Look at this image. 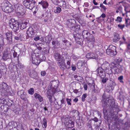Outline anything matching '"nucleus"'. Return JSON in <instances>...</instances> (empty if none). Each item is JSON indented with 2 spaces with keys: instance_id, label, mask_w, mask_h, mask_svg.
I'll use <instances>...</instances> for the list:
<instances>
[{
  "instance_id": "f257e3e1",
  "label": "nucleus",
  "mask_w": 130,
  "mask_h": 130,
  "mask_svg": "<svg viewBox=\"0 0 130 130\" xmlns=\"http://www.w3.org/2000/svg\"><path fill=\"white\" fill-rule=\"evenodd\" d=\"M112 68L109 63L106 62L102 64L101 67H99L96 71L98 73L106 72L107 74L112 75Z\"/></svg>"
},
{
  "instance_id": "f03ea898",
  "label": "nucleus",
  "mask_w": 130,
  "mask_h": 130,
  "mask_svg": "<svg viewBox=\"0 0 130 130\" xmlns=\"http://www.w3.org/2000/svg\"><path fill=\"white\" fill-rule=\"evenodd\" d=\"M17 15L19 18H22L26 12V9L22 5L17 4L14 5Z\"/></svg>"
},
{
  "instance_id": "7ed1b4c3",
  "label": "nucleus",
  "mask_w": 130,
  "mask_h": 130,
  "mask_svg": "<svg viewBox=\"0 0 130 130\" xmlns=\"http://www.w3.org/2000/svg\"><path fill=\"white\" fill-rule=\"evenodd\" d=\"M61 120L62 124L67 128H71L74 126V122L72 120L71 118L64 117L62 118Z\"/></svg>"
},
{
  "instance_id": "20e7f679",
  "label": "nucleus",
  "mask_w": 130,
  "mask_h": 130,
  "mask_svg": "<svg viewBox=\"0 0 130 130\" xmlns=\"http://www.w3.org/2000/svg\"><path fill=\"white\" fill-rule=\"evenodd\" d=\"M108 102L109 105V111L112 115L117 114L118 112L119 109L116 105H115V102L114 100L109 99Z\"/></svg>"
},
{
  "instance_id": "39448f33",
  "label": "nucleus",
  "mask_w": 130,
  "mask_h": 130,
  "mask_svg": "<svg viewBox=\"0 0 130 130\" xmlns=\"http://www.w3.org/2000/svg\"><path fill=\"white\" fill-rule=\"evenodd\" d=\"M106 52L107 55L110 56H114L117 53L116 47L112 45H110L106 50Z\"/></svg>"
},
{
  "instance_id": "423d86ee",
  "label": "nucleus",
  "mask_w": 130,
  "mask_h": 130,
  "mask_svg": "<svg viewBox=\"0 0 130 130\" xmlns=\"http://www.w3.org/2000/svg\"><path fill=\"white\" fill-rule=\"evenodd\" d=\"M36 3L34 0H23V3L26 8L31 10L35 6Z\"/></svg>"
},
{
  "instance_id": "0eeeda50",
  "label": "nucleus",
  "mask_w": 130,
  "mask_h": 130,
  "mask_svg": "<svg viewBox=\"0 0 130 130\" xmlns=\"http://www.w3.org/2000/svg\"><path fill=\"white\" fill-rule=\"evenodd\" d=\"M59 82L58 80H53L51 81L50 83V84L51 86V88L48 90H52V91L56 93L58 92L59 91L57 89L58 86Z\"/></svg>"
},
{
  "instance_id": "6e6552de",
  "label": "nucleus",
  "mask_w": 130,
  "mask_h": 130,
  "mask_svg": "<svg viewBox=\"0 0 130 130\" xmlns=\"http://www.w3.org/2000/svg\"><path fill=\"white\" fill-rule=\"evenodd\" d=\"M103 100L102 101V106L103 108V113L104 114L106 115L107 112V108L108 107L107 100H105V96L103 95L102 96Z\"/></svg>"
},
{
  "instance_id": "1a4fd4ad",
  "label": "nucleus",
  "mask_w": 130,
  "mask_h": 130,
  "mask_svg": "<svg viewBox=\"0 0 130 130\" xmlns=\"http://www.w3.org/2000/svg\"><path fill=\"white\" fill-rule=\"evenodd\" d=\"M36 30L34 26L30 27L27 31V34L29 37H31L35 34Z\"/></svg>"
},
{
  "instance_id": "9d476101",
  "label": "nucleus",
  "mask_w": 130,
  "mask_h": 130,
  "mask_svg": "<svg viewBox=\"0 0 130 130\" xmlns=\"http://www.w3.org/2000/svg\"><path fill=\"white\" fill-rule=\"evenodd\" d=\"M8 86L5 83L3 82L2 84H0V92L3 93H5L6 92H8Z\"/></svg>"
},
{
  "instance_id": "9b49d317",
  "label": "nucleus",
  "mask_w": 130,
  "mask_h": 130,
  "mask_svg": "<svg viewBox=\"0 0 130 130\" xmlns=\"http://www.w3.org/2000/svg\"><path fill=\"white\" fill-rule=\"evenodd\" d=\"M76 23L75 20L73 19H70L68 20L67 21V24L68 27L72 30V28H74L73 27Z\"/></svg>"
},
{
  "instance_id": "f8f14e48",
  "label": "nucleus",
  "mask_w": 130,
  "mask_h": 130,
  "mask_svg": "<svg viewBox=\"0 0 130 130\" xmlns=\"http://www.w3.org/2000/svg\"><path fill=\"white\" fill-rule=\"evenodd\" d=\"M7 43L8 44H11L12 43V33L10 32H7L6 33Z\"/></svg>"
},
{
  "instance_id": "ddd939ff",
  "label": "nucleus",
  "mask_w": 130,
  "mask_h": 130,
  "mask_svg": "<svg viewBox=\"0 0 130 130\" xmlns=\"http://www.w3.org/2000/svg\"><path fill=\"white\" fill-rule=\"evenodd\" d=\"M1 103L3 104H5L9 107L11 106L13 103V102L8 99H3L1 100Z\"/></svg>"
},
{
  "instance_id": "4468645a",
  "label": "nucleus",
  "mask_w": 130,
  "mask_h": 130,
  "mask_svg": "<svg viewBox=\"0 0 130 130\" xmlns=\"http://www.w3.org/2000/svg\"><path fill=\"white\" fill-rule=\"evenodd\" d=\"M10 56H11V55L10 52L6 50L4 51V52L2 59L3 60L6 61L7 59H9Z\"/></svg>"
},
{
  "instance_id": "2eb2a0df",
  "label": "nucleus",
  "mask_w": 130,
  "mask_h": 130,
  "mask_svg": "<svg viewBox=\"0 0 130 130\" xmlns=\"http://www.w3.org/2000/svg\"><path fill=\"white\" fill-rule=\"evenodd\" d=\"M54 57L58 64L61 63L63 61L61 55L59 54L56 53L55 54Z\"/></svg>"
},
{
  "instance_id": "dca6fc26",
  "label": "nucleus",
  "mask_w": 130,
  "mask_h": 130,
  "mask_svg": "<svg viewBox=\"0 0 130 130\" xmlns=\"http://www.w3.org/2000/svg\"><path fill=\"white\" fill-rule=\"evenodd\" d=\"M116 84L115 82L110 80L109 83H108V85L106 88V90L107 92H109L111 89L114 88Z\"/></svg>"
},
{
  "instance_id": "f3484780",
  "label": "nucleus",
  "mask_w": 130,
  "mask_h": 130,
  "mask_svg": "<svg viewBox=\"0 0 130 130\" xmlns=\"http://www.w3.org/2000/svg\"><path fill=\"white\" fill-rule=\"evenodd\" d=\"M111 70L112 71L113 70L117 74H118L121 72L123 70L122 68V67L120 65L118 66H113L112 69Z\"/></svg>"
},
{
  "instance_id": "a211bd4d",
  "label": "nucleus",
  "mask_w": 130,
  "mask_h": 130,
  "mask_svg": "<svg viewBox=\"0 0 130 130\" xmlns=\"http://www.w3.org/2000/svg\"><path fill=\"white\" fill-rule=\"evenodd\" d=\"M52 90H48L47 92V96L48 98L49 99V102L51 103L53 102V100L52 98L53 95L55 93L52 91Z\"/></svg>"
},
{
  "instance_id": "6ab92c4d",
  "label": "nucleus",
  "mask_w": 130,
  "mask_h": 130,
  "mask_svg": "<svg viewBox=\"0 0 130 130\" xmlns=\"http://www.w3.org/2000/svg\"><path fill=\"white\" fill-rule=\"evenodd\" d=\"M86 63L84 60L79 61L77 65V68L79 69H82L86 65Z\"/></svg>"
},
{
  "instance_id": "aec40b11",
  "label": "nucleus",
  "mask_w": 130,
  "mask_h": 130,
  "mask_svg": "<svg viewBox=\"0 0 130 130\" xmlns=\"http://www.w3.org/2000/svg\"><path fill=\"white\" fill-rule=\"evenodd\" d=\"M100 77H101L102 79V82L103 84L105 83L108 80L107 77H105L106 76V74L105 73H98Z\"/></svg>"
},
{
  "instance_id": "412c9836",
  "label": "nucleus",
  "mask_w": 130,
  "mask_h": 130,
  "mask_svg": "<svg viewBox=\"0 0 130 130\" xmlns=\"http://www.w3.org/2000/svg\"><path fill=\"white\" fill-rule=\"evenodd\" d=\"M87 58H92L97 59H98V56L95 54L93 53H87L86 56Z\"/></svg>"
},
{
  "instance_id": "4be33fe9",
  "label": "nucleus",
  "mask_w": 130,
  "mask_h": 130,
  "mask_svg": "<svg viewBox=\"0 0 130 130\" xmlns=\"http://www.w3.org/2000/svg\"><path fill=\"white\" fill-rule=\"evenodd\" d=\"M13 10L12 6L10 4L5 8L4 9H2L3 11L7 13L11 12L13 11Z\"/></svg>"
},
{
  "instance_id": "5701e85b",
  "label": "nucleus",
  "mask_w": 130,
  "mask_h": 130,
  "mask_svg": "<svg viewBox=\"0 0 130 130\" xmlns=\"http://www.w3.org/2000/svg\"><path fill=\"white\" fill-rule=\"evenodd\" d=\"M10 27L12 28L13 31L14 32H16V31L19 29V23L17 22H16V23L14 24L11 26H10Z\"/></svg>"
},
{
  "instance_id": "b1692460",
  "label": "nucleus",
  "mask_w": 130,
  "mask_h": 130,
  "mask_svg": "<svg viewBox=\"0 0 130 130\" xmlns=\"http://www.w3.org/2000/svg\"><path fill=\"white\" fill-rule=\"evenodd\" d=\"M90 30L88 29L84 30L82 31V35L83 38L85 39L90 34Z\"/></svg>"
},
{
  "instance_id": "393cba45",
  "label": "nucleus",
  "mask_w": 130,
  "mask_h": 130,
  "mask_svg": "<svg viewBox=\"0 0 130 130\" xmlns=\"http://www.w3.org/2000/svg\"><path fill=\"white\" fill-rule=\"evenodd\" d=\"M87 41L91 42H95V39L93 35L92 34H90L88 36L87 38L85 39Z\"/></svg>"
},
{
  "instance_id": "a878e982",
  "label": "nucleus",
  "mask_w": 130,
  "mask_h": 130,
  "mask_svg": "<svg viewBox=\"0 0 130 130\" xmlns=\"http://www.w3.org/2000/svg\"><path fill=\"white\" fill-rule=\"evenodd\" d=\"M10 5L9 2L7 0L4 1L3 3L1 4V8L2 9H4L5 8L7 7Z\"/></svg>"
},
{
  "instance_id": "bb28decb",
  "label": "nucleus",
  "mask_w": 130,
  "mask_h": 130,
  "mask_svg": "<svg viewBox=\"0 0 130 130\" xmlns=\"http://www.w3.org/2000/svg\"><path fill=\"white\" fill-rule=\"evenodd\" d=\"M32 61L33 64L37 65H39L40 63V61L38 59L36 58H33L32 56Z\"/></svg>"
},
{
  "instance_id": "cd10ccee",
  "label": "nucleus",
  "mask_w": 130,
  "mask_h": 130,
  "mask_svg": "<svg viewBox=\"0 0 130 130\" xmlns=\"http://www.w3.org/2000/svg\"><path fill=\"white\" fill-rule=\"evenodd\" d=\"M59 67L60 69L63 70L65 69L66 68V65L65 64V63H64V61L62 62V63H59L58 64Z\"/></svg>"
},
{
  "instance_id": "c85d7f7f",
  "label": "nucleus",
  "mask_w": 130,
  "mask_h": 130,
  "mask_svg": "<svg viewBox=\"0 0 130 130\" xmlns=\"http://www.w3.org/2000/svg\"><path fill=\"white\" fill-rule=\"evenodd\" d=\"M34 96L36 99H38L40 102H42L43 101V98L39 94L37 93H35L34 94Z\"/></svg>"
},
{
  "instance_id": "c756f323",
  "label": "nucleus",
  "mask_w": 130,
  "mask_h": 130,
  "mask_svg": "<svg viewBox=\"0 0 130 130\" xmlns=\"http://www.w3.org/2000/svg\"><path fill=\"white\" fill-rule=\"evenodd\" d=\"M120 39V37L119 34H115L113 38V41L115 42H117Z\"/></svg>"
},
{
  "instance_id": "7c9ffc66",
  "label": "nucleus",
  "mask_w": 130,
  "mask_h": 130,
  "mask_svg": "<svg viewBox=\"0 0 130 130\" xmlns=\"http://www.w3.org/2000/svg\"><path fill=\"white\" fill-rule=\"evenodd\" d=\"M130 127V121H127L124 124L123 128L125 130H127Z\"/></svg>"
},
{
  "instance_id": "2f4dec72",
  "label": "nucleus",
  "mask_w": 130,
  "mask_h": 130,
  "mask_svg": "<svg viewBox=\"0 0 130 130\" xmlns=\"http://www.w3.org/2000/svg\"><path fill=\"white\" fill-rule=\"evenodd\" d=\"M73 27L74 28H72V30L74 31H78L80 30V26L79 25L76 24L75 23Z\"/></svg>"
},
{
  "instance_id": "473e14b6",
  "label": "nucleus",
  "mask_w": 130,
  "mask_h": 130,
  "mask_svg": "<svg viewBox=\"0 0 130 130\" xmlns=\"http://www.w3.org/2000/svg\"><path fill=\"white\" fill-rule=\"evenodd\" d=\"M62 42L65 43V45L67 46H68V45H71V43L65 38L62 40Z\"/></svg>"
},
{
  "instance_id": "72a5a7b5",
  "label": "nucleus",
  "mask_w": 130,
  "mask_h": 130,
  "mask_svg": "<svg viewBox=\"0 0 130 130\" xmlns=\"http://www.w3.org/2000/svg\"><path fill=\"white\" fill-rule=\"evenodd\" d=\"M18 22L16 21H15L14 19L12 18L11 19L9 20V24L10 26L11 25H13L14 24L16 23V22Z\"/></svg>"
},
{
  "instance_id": "f704fd0d",
  "label": "nucleus",
  "mask_w": 130,
  "mask_h": 130,
  "mask_svg": "<svg viewBox=\"0 0 130 130\" xmlns=\"http://www.w3.org/2000/svg\"><path fill=\"white\" fill-rule=\"evenodd\" d=\"M44 54H48L49 53V50L48 48H44L42 51Z\"/></svg>"
},
{
  "instance_id": "c9c22d12",
  "label": "nucleus",
  "mask_w": 130,
  "mask_h": 130,
  "mask_svg": "<svg viewBox=\"0 0 130 130\" xmlns=\"http://www.w3.org/2000/svg\"><path fill=\"white\" fill-rule=\"evenodd\" d=\"M61 10V8L58 7H56V9L54 10V12L56 13H59Z\"/></svg>"
},
{
  "instance_id": "e433bc0d",
  "label": "nucleus",
  "mask_w": 130,
  "mask_h": 130,
  "mask_svg": "<svg viewBox=\"0 0 130 130\" xmlns=\"http://www.w3.org/2000/svg\"><path fill=\"white\" fill-rule=\"evenodd\" d=\"M42 5L43 8H46L48 6V4L47 2L43 1Z\"/></svg>"
},
{
  "instance_id": "4c0bfd02",
  "label": "nucleus",
  "mask_w": 130,
  "mask_h": 130,
  "mask_svg": "<svg viewBox=\"0 0 130 130\" xmlns=\"http://www.w3.org/2000/svg\"><path fill=\"white\" fill-rule=\"evenodd\" d=\"M24 93H23L22 94H21V98L23 100L25 101H27V99L26 98V95Z\"/></svg>"
},
{
  "instance_id": "58836bf2",
  "label": "nucleus",
  "mask_w": 130,
  "mask_h": 130,
  "mask_svg": "<svg viewBox=\"0 0 130 130\" xmlns=\"http://www.w3.org/2000/svg\"><path fill=\"white\" fill-rule=\"evenodd\" d=\"M77 38L76 37L75 40L78 41H80L82 40L80 38L81 36L79 34H77Z\"/></svg>"
},
{
  "instance_id": "ea45409f",
  "label": "nucleus",
  "mask_w": 130,
  "mask_h": 130,
  "mask_svg": "<svg viewBox=\"0 0 130 130\" xmlns=\"http://www.w3.org/2000/svg\"><path fill=\"white\" fill-rule=\"evenodd\" d=\"M28 93L31 95L33 94L34 93V89L32 88H30L28 90Z\"/></svg>"
},
{
  "instance_id": "a19ab883",
  "label": "nucleus",
  "mask_w": 130,
  "mask_h": 130,
  "mask_svg": "<svg viewBox=\"0 0 130 130\" xmlns=\"http://www.w3.org/2000/svg\"><path fill=\"white\" fill-rule=\"evenodd\" d=\"M123 76L122 75L118 77V80L119 81L120 83H123L124 82L123 80Z\"/></svg>"
},
{
  "instance_id": "79ce46f5",
  "label": "nucleus",
  "mask_w": 130,
  "mask_h": 130,
  "mask_svg": "<svg viewBox=\"0 0 130 130\" xmlns=\"http://www.w3.org/2000/svg\"><path fill=\"white\" fill-rule=\"evenodd\" d=\"M87 96V94L86 93L84 94L82 96V102L84 101L85 100V98Z\"/></svg>"
},
{
  "instance_id": "37998d69",
  "label": "nucleus",
  "mask_w": 130,
  "mask_h": 130,
  "mask_svg": "<svg viewBox=\"0 0 130 130\" xmlns=\"http://www.w3.org/2000/svg\"><path fill=\"white\" fill-rule=\"evenodd\" d=\"M26 27V25L23 23H21L20 26V29L22 30H23Z\"/></svg>"
},
{
  "instance_id": "c03bdc74",
  "label": "nucleus",
  "mask_w": 130,
  "mask_h": 130,
  "mask_svg": "<svg viewBox=\"0 0 130 130\" xmlns=\"http://www.w3.org/2000/svg\"><path fill=\"white\" fill-rule=\"evenodd\" d=\"M42 11H40L39 12H38L37 13V14H38V15H39V17L41 18H42L44 16V14L42 13Z\"/></svg>"
},
{
  "instance_id": "a18cd8bd",
  "label": "nucleus",
  "mask_w": 130,
  "mask_h": 130,
  "mask_svg": "<svg viewBox=\"0 0 130 130\" xmlns=\"http://www.w3.org/2000/svg\"><path fill=\"white\" fill-rule=\"evenodd\" d=\"M87 127L89 128V130H92V128L91 124V122H89V123L87 124Z\"/></svg>"
},
{
  "instance_id": "49530a36",
  "label": "nucleus",
  "mask_w": 130,
  "mask_h": 130,
  "mask_svg": "<svg viewBox=\"0 0 130 130\" xmlns=\"http://www.w3.org/2000/svg\"><path fill=\"white\" fill-rule=\"evenodd\" d=\"M71 60L67 62V66L66 65V68L67 69H69L71 68L70 65Z\"/></svg>"
},
{
  "instance_id": "de8ad7c7",
  "label": "nucleus",
  "mask_w": 130,
  "mask_h": 130,
  "mask_svg": "<svg viewBox=\"0 0 130 130\" xmlns=\"http://www.w3.org/2000/svg\"><path fill=\"white\" fill-rule=\"evenodd\" d=\"M0 44H4V38L3 36H0Z\"/></svg>"
},
{
  "instance_id": "09e8293b",
  "label": "nucleus",
  "mask_w": 130,
  "mask_h": 130,
  "mask_svg": "<svg viewBox=\"0 0 130 130\" xmlns=\"http://www.w3.org/2000/svg\"><path fill=\"white\" fill-rule=\"evenodd\" d=\"M52 2L55 4H57L60 3L59 0H51Z\"/></svg>"
},
{
  "instance_id": "8fccbe9b",
  "label": "nucleus",
  "mask_w": 130,
  "mask_h": 130,
  "mask_svg": "<svg viewBox=\"0 0 130 130\" xmlns=\"http://www.w3.org/2000/svg\"><path fill=\"white\" fill-rule=\"evenodd\" d=\"M17 65L20 68H23L24 67L23 65L19 61H18V64Z\"/></svg>"
},
{
  "instance_id": "3c124183",
  "label": "nucleus",
  "mask_w": 130,
  "mask_h": 130,
  "mask_svg": "<svg viewBox=\"0 0 130 130\" xmlns=\"http://www.w3.org/2000/svg\"><path fill=\"white\" fill-rule=\"evenodd\" d=\"M66 101L67 102V103L68 105H71V99L67 98L66 99Z\"/></svg>"
},
{
  "instance_id": "603ef678",
  "label": "nucleus",
  "mask_w": 130,
  "mask_h": 130,
  "mask_svg": "<svg viewBox=\"0 0 130 130\" xmlns=\"http://www.w3.org/2000/svg\"><path fill=\"white\" fill-rule=\"evenodd\" d=\"M78 33H77V32L76 31H74L72 34V35L73 36V37L75 39V40L76 37L77 38V34H78Z\"/></svg>"
},
{
  "instance_id": "864d4df0",
  "label": "nucleus",
  "mask_w": 130,
  "mask_h": 130,
  "mask_svg": "<svg viewBox=\"0 0 130 130\" xmlns=\"http://www.w3.org/2000/svg\"><path fill=\"white\" fill-rule=\"evenodd\" d=\"M122 18L120 17H118L117 18V19L116 20V21H119L121 22L122 21Z\"/></svg>"
},
{
  "instance_id": "5fc2aeb1",
  "label": "nucleus",
  "mask_w": 130,
  "mask_h": 130,
  "mask_svg": "<svg viewBox=\"0 0 130 130\" xmlns=\"http://www.w3.org/2000/svg\"><path fill=\"white\" fill-rule=\"evenodd\" d=\"M71 60L69 58V57L67 58V57H66V58H65L64 59V60H63V61H64V63L65 62H67L68 61H69Z\"/></svg>"
},
{
  "instance_id": "6e6d98bb",
  "label": "nucleus",
  "mask_w": 130,
  "mask_h": 130,
  "mask_svg": "<svg viewBox=\"0 0 130 130\" xmlns=\"http://www.w3.org/2000/svg\"><path fill=\"white\" fill-rule=\"evenodd\" d=\"M57 105H56V109L58 110L59 109L61 108L62 107V106L61 104L60 105H59L58 104V103H57Z\"/></svg>"
},
{
  "instance_id": "4d7b16f0",
  "label": "nucleus",
  "mask_w": 130,
  "mask_h": 130,
  "mask_svg": "<svg viewBox=\"0 0 130 130\" xmlns=\"http://www.w3.org/2000/svg\"><path fill=\"white\" fill-rule=\"evenodd\" d=\"M118 26L119 28H120L121 29H122L124 27L125 25H121L120 24H118Z\"/></svg>"
},
{
  "instance_id": "13d9d810",
  "label": "nucleus",
  "mask_w": 130,
  "mask_h": 130,
  "mask_svg": "<svg viewBox=\"0 0 130 130\" xmlns=\"http://www.w3.org/2000/svg\"><path fill=\"white\" fill-rule=\"evenodd\" d=\"M100 7L103 8L104 10H105L106 9V7L103 5V4H101Z\"/></svg>"
},
{
  "instance_id": "bf43d9fd",
  "label": "nucleus",
  "mask_w": 130,
  "mask_h": 130,
  "mask_svg": "<svg viewBox=\"0 0 130 130\" xmlns=\"http://www.w3.org/2000/svg\"><path fill=\"white\" fill-rule=\"evenodd\" d=\"M46 74V72L44 71H42L41 72V75L43 76H44Z\"/></svg>"
},
{
  "instance_id": "052dcab7",
  "label": "nucleus",
  "mask_w": 130,
  "mask_h": 130,
  "mask_svg": "<svg viewBox=\"0 0 130 130\" xmlns=\"http://www.w3.org/2000/svg\"><path fill=\"white\" fill-rule=\"evenodd\" d=\"M39 37L38 36L34 38V39L36 41H37L39 40Z\"/></svg>"
},
{
  "instance_id": "680f3d73",
  "label": "nucleus",
  "mask_w": 130,
  "mask_h": 130,
  "mask_svg": "<svg viewBox=\"0 0 130 130\" xmlns=\"http://www.w3.org/2000/svg\"><path fill=\"white\" fill-rule=\"evenodd\" d=\"M84 90H86L87 89L88 86L86 84H85L84 86Z\"/></svg>"
},
{
  "instance_id": "e2e57ef3",
  "label": "nucleus",
  "mask_w": 130,
  "mask_h": 130,
  "mask_svg": "<svg viewBox=\"0 0 130 130\" xmlns=\"http://www.w3.org/2000/svg\"><path fill=\"white\" fill-rule=\"evenodd\" d=\"M43 109L45 111V114H46V113H47L48 112V110L46 107H44Z\"/></svg>"
},
{
  "instance_id": "0e129e2a",
  "label": "nucleus",
  "mask_w": 130,
  "mask_h": 130,
  "mask_svg": "<svg viewBox=\"0 0 130 130\" xmlns=\"http://www.w3.org/2000/svg\"><path fill=\"white\" fill-rule=\"evenodd\" d=\"M4 44H0V50H3Z\"/></svg>"
},
{
  "instance_id": "69168bd1",
  "label": "nucleus",
  "mask_w": 130,
  "mask_h": 130,
  "mask_svg": "<svg viewBox=\"0 0 130 130\" xmlns=\"http://www.w3.org/2000/svg\"><path fill=\"white\" fill-rule=\"evenodd\" d=\"M42 123L43 124H47V120L45 118H44L42 121Z\"/></svg>"
},
{
  "instance_id": "338daca9",
  "label": "nucleus",
  "mask_w": 130,
  "mask_h": 130,
  "mask_svg": "<svg viewBox=\"0 0 130 130\" xmlns=\"http://www.w3.org/2000/svg\"><path fill=\"white\" fill-rule=\"evenodd\" d=\"M17 52H16L15 51H14V52L13 53V56L14 57H17Z\"/></svg>"
},
{
  "instance_id": "774afa93",
  "label": "nucleus",
  "mask_w": 130,
  "mask_h": 130,
  "mask_svg": "<svg viewBox=\"0 0 130 130\" xmlns=\"http://www.w3.org/2000/svg\"><path fill=\"white\" fill-rule=\"evenodd\" d=\"M72 70L74 71H75L76 70V68L73 65H72Z\"/></svg>"
}]
</instances>
